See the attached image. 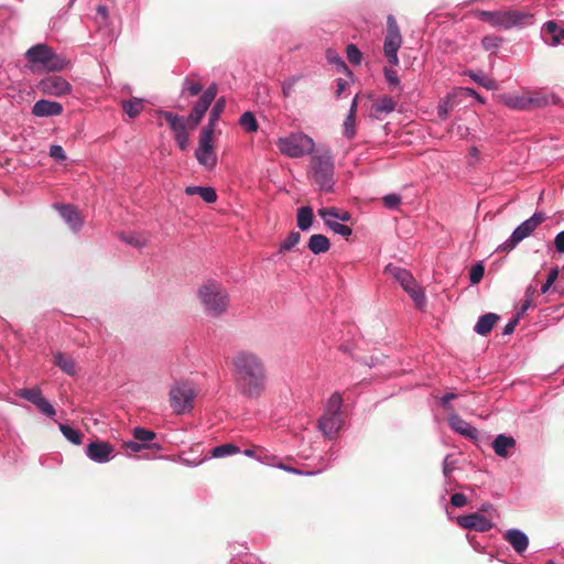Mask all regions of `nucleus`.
Here are the masks:
<instances>
[{"label": "nucleus", "mask_w": 564, "mask_h": 564, "mask_svg": "<svg viewBox=\"0 0 564 564\" xmlns=\"http://www.w3.org/2000/svg\"><path fill=\"white\" fill-rule=\"evenodd\" d=\"M457 394L454 393V392H448V393H445L444 395H442L440 399H438V403L447 412H452L453 411V405L451 403L452 400H455L457 399Z\"/></svg>", "instance_id": "55"}, {"label": "nucleus", "mask_w": 564, "mask_h": 564, "mask_svg": "<svg viewBox=\"0 0 564 564\" xmlns=\"http://www.w3.org/2000/svg\"><path fill=\"white\" fill-rule=\"evenodd\" d=\"M54 208L58 212L63 220L74 231H78L83 226V219L73 205L69 204H54Z\"/></svg>", "instance_id": "19"}, {"label": "nucleus", "mask_w": 564, "mask_h": 564, "mask_svg": "<svg viewBox=\"0 0 564 564\" xmlns=\"http://www.w3.org/2000/svg\"><path fill=\"white\" fill-rule=\"evenodd\" d=\"M503 105L513 110H529L528 95L503 94L501 96Z\"/></svg>", "instance_id": "26"}, {"label": "nucleus", "mask_w": 564, "mask_h": 564, "mask_svg": "<svg viewBox=\"0 0 564 564\" xmlns=\"http://www.w3.org/2000/svg\"><path fill=\"white\" fill-rule=\"evenodd\" d=\"M383 202L388 208L392 209L397 208L400 205L401 198L398 194H388L383 197Z\"/></svg>", "instance_id": "58"}, {"label": "nucleus", "mask_w": 564, "mask_h": 564, "mask_svg": "<svg viewBox=\"0 0 564 564\" xmlns=\"http://www.w3.org/2000/svg\"><path fill=\"white\" fill-rule=\"evenodd\" d=\"M224 108H225V100L223 98H220L213 106V108L209 112V116H208V122L206 126L203 127L202 131H206L209 129V131L214 134L217 123L219 121L220 115L224 111Z\"/></svg>", "instance_id": "29"}, {"label": "nucleus", "mask_w": 564, "mask_h": 564, "mask_svg": "<svg viewBox=\"0 0 564 564\" xmlns=\"http://www.w3.org/2000/svg\"><path fill=\"white\" fill-rule=\"evenodd\" d=\"M327 228L330 229L334 234L339 235L341 237H346V238L351 236V234H352V230L350 227H348L347 225L341 224L339 221L329 224V226Z\"/></svg>", "instance_id": "50"}, {"label": "nucleus", "mask_w": 564, "mask_h": 564, "mask_svg": "<svg viewBox=\"0 0 564 564\" xmlns=\"http://www.w3.org/2000/svg\"><path fill=\"white\" fill-rule=\"evenodd\" d=\"M545 219L546 216L544 212H535L531 217L514 228L510 237L496 248V252L503 253L512 251L522 240L531 236Z\"/></svg>", "instance_id": "6"}, {"label": "nucleus", "mask_w": 564, "mask_h": 564, "mask_svg": "<svg viewBox=\"0 0 564 564\" xmlns=\"http://www.w3.org/2000/svg\"><path fill=\"white\" fill-rule=\"evenodd\" d=\"M348 61L354 65L361 63L362 54L355 44H349L346 50Z\"/></svg>", "instance_id": "48"}, {"label": "nucleus", "mask_w": 564, "mask_h": 564, "mask_svg": "<svg viewBox=\"0 0 564 564\" xmlns=\"http://www.w3.org/2000/svg\"><path fill=\"white\" fill-rule=\"evenodd\" d=\"M467 75L475 82L477 83L478 85L482 86L484 88L488 89V90H494L496 89L497 85H496V82L488 77L485 73L482 72H473V70H469L467 73Z\"/></svg>", "instance_id": "37"}, {"label": "nucleus", "mask_w": 564, "mask_h": 564, "mask_svg": "<svg viewBox=\"0 0 564 564\" xmlns=\"http://www.w3.org/2000/svg\"><path fill=\"white\" fill-rule=\"evenodd\" d=\"M529 110L545 108L550 105H557L560 98L555 95H545L541 93H533L528 95Z\"/></svg>", "instance_id": "22"}, {"label": "nucleus", "mask_w": 564, "mask_h": 564, "mask_svg": "<svg viewBox=\"0 0 564 564\" xmlns=\"http://www.w3.org/2000/svg\"><path fill=\"white\" fill-rule=\"evenodd\" d=\"M343 425V415L333 413H323L318 420V429L328 438H333Z\"/></svg>", "instance_id": "17"}, {"label": "nucleus", "mask_w": 564, "mask_h": 564, "mask_svg": "<svg viewBox=\"0 0 564 564\" xmlns=\"http://www.w3.org/2000/svg\"><path fill=\"white\" fill-rule=\"evenodd\" d=\"M326 56H327L329 64H332L338 72H345L347 74H351V72L347 67L345 61L338 54H336L334 51L328 50Z\"/></svg>", "instance_id": "42"}, {"label": "nucleus", "mask_w": 564, "mask_h": 564, "mask_svg": "<svg viewBox=\"0 0 564 564\" xmlns=\"http://www.w3.org/2000/svg\"><path fill=\"white\" fill-rule=\"evenodd\" d=\"M451 503L456 508H462L467 503V498L464 494L456 492L452 495Z\"/></svg>", "instance_id": "61"}, {"label": "nucleus", "mask_w": 564, "mask_h": 564, "mask_svg": "<svg viewBox=\"0 0 564 564\" xmlns=\"http://www.w3.org/2000/svg\"><path fill=\"white\" fill-rule=\"evenodd\" d=\"M20 398L31 402L32 404H37L42 398V391L39 388H29V389H21L17 393Z\"/></svg>", "instance_id": "39"}, {"label": "nucleus", "mask_w": 564, "mask_h": 564, "mask_svg": "<svg viewBox=\"0 0 564 564\" xmlns=\"http://www.w3.org/2000/svg\"><path fill=\"white\" fill-rule=\"evenodd\" d=\"M276 147L282 154L297 159L312 155L315 150V142L313 138L304 132H294L288 137L279 138Z\"/></svg>", "instance_id": "5"}, {"label": "nucleus", "mask_w": 564, "mask_h": 564, "mask_svg": "<svg viewBox=\"0 0 564 564\" xmlns=\"http://www.w3.org/2000/svg\"><path fill=\"white\" fill-rule=\"evenodd\" d=\"M499 319V315L496 313H487L481 315L475 327L474 330L478 335H487L494 327L495 323Z\"/></svg>", "instance_id": "28"}, {"label": "nucleus", "mask_w": 564, "mask_h": 564, "mask_svg": "<svg viewBox=\"0 0 564 564\" xmlns=\"http://www.w3.org/2000/svg\"><path fill=\"white\" fill-rule=\"evenodd\" d=\"M239 124L246 132L252 133L257 132L259 129V124L257 118L253 112L245 111L239 118Z\"/></svg>", "instance_id": "35"}, {"label": "nucleus", "mask_w": 564, "mask_h": 564, "mask_svg": "<svg viewBox=\"0 0 564 564\" xmlns=\"http://www.w3.org/2000/svg\"><path fill=\"white\" fill-rule=\"evenodd\" d=\"M383 75L387 80V83L392 87H399L400 88V79L398 77L397 72L388 66L383 67Z\"/></svg>", "instance_id": "52"}, {"label": "nucleus", "mask_w": 564, "mask_h": 564, "mask_svg": "<svg viewBox=\"0 0 564 564\" xmlns=\"http://www.w3.org/2000/svg\"><path fill=\"white\" fill-rule=\"evenodd\" d=\"M296 219L300 230H308L313 224V209L310 206H302L297 210Z\"/></svg>", "instance_id": "30"}, {"label": "nucleus", "mask_w": 564, "mask_h": 564, "mask_svg": "<svg viewBox=\"0 0 564 564\" xmlns=\"http://www.w3.org/2000/svg\"><path fill=\"white\" fill-rule=\"evenodd\" d=\"M203 91V87L199 83L191 80L186 77L182 84L181 94H187L191 97L197 96Z\"/></svg>", "instance_id": "41"}, {"label": "nucleus", "mask_w": 564, "mask_h": 564, "mask_svg": "<svg viewBox=\"0 0 564 564\" xmlns=\"http://www.w3.org/2000/svg\"><path fill=\"white\" fill-rule=\"evenodd\" d=\"M121 108L129 116V118L134 119L143 109V99L132 98L129 100H122Z\"/></svg>", "instance_id": "31"}, {"label": "nucleus", "mask_w": 564, "mask_h": 564, "mask_svg": "<svg viewBox=\"0 0 564 564\" xmlns=\"http://www.w3.org/2000/svg\"><path fill=\"white\" fill-rule=\"evenodd\" d=\"M228 564H263L251 553H242L235 555Z\"/></svg>", "instance_id": "44"}, {"label": "nucleus", "mask_w": 564, "mask_h": 564, "mask_svg": "<svg viewBox=\"0 0 564 564\" xmlns=\"http://www.w3.org/2000/svg\"><path fill=\"white\" fill-rule=\"evenodd\" d=\"M213 139L214 134L209 129L200 131L198 148L195 151L197 162L207 170H213L217 164Z\"/></svg>", "instance_id": "10"}, {"label": "nucleus", "mask_w": 564, "mask_h": 564, "mask_svg": "<svg viewBox=\"0 0 564 564\" xmlns=\"http://www.w3.org/2000/svg\"><path fill=\"white\" fill-rule=\"evenodd\" d=\"M384 273L391 275L395 281L400 283L402 289L409 294L414 301L417 307L422 308L425 304V294L423 290L417 285L412 273L398 265L389 263L384 267Z\"/></svg>", "instance_id": "7"}, {"label": "nucleus", "mask_w": 564, "mask_h": 564, "mask_svg": "<svg viewBox=\"0 0 564 564\" xmlns=\"http://www.w3.org/2000/svg\"><path fill=\"white\" fill-rule=\"evenodd\" d=\"M158 113L160 117H163L167 121L174 134L187 131L186 124L188 121L183 116H178L172 111L166 110H159Z\"/></svg>", "instance_id": "24"}, {"label": "nucleus", "mask_w": 564, "mask_h": 564, "mask_svg": "<svg viewBox=\"0 0 564 564\" xmlns=\"http://www.w3.org/2000/svg\"><path fill=\"white\" fill-rule=\"evenodd\" d=\"M126 449L131 451L132 453H139L141 449L145 447H150L147 444H141L139 441H127L123 443Z\"/></svg>", "instance_id": "60"}, {"label": "nucleus", "mask_w": 564, "mask_h": 564, "mask_svg": "<svg viewBox=\"0 0 564 564\" xmlns=\"http://www.w3.org/2000/svg\"><path fill=\"white\" fill-rule=\"evenodd\" d=\"M485 274V267L481 262H478L474 265H471L469 271V282L470 284L475 285L478 284Z\"/></svg>", "instance_id": "45"}, {"label": "nucleus", "mask_w": 564, "mask_h": 564, "mask_svg": "<svg viewBox=\"0 0 564 564\" xmlns=\"http://www.w3.org/2000/svg\"><path fill=\"white\" fill-rule=\"evenodd\" d=\"M557 276H558V268L553 267L547 274L546 281L541 286V293H543V294L547 293L549 290L551 289V286L553 285V283L555 282V280L557 279Z\"/></svg>", "instance_id": "54"}, {"label": "nucleus", "mask_w": 564, "mask_h": 564, "mask_svg": "<svg viewBox=\"0 0 564 564\" xmlns=\"http://www.w3.org/2000/svg\"><path fill=\"white\" fill-rule=\"evenodd\" d=\"M453 470H454V462L452 460V456L446 455L443 460V474L445 477H448Z\"/></svg>", "instance_id": "63"}, {"label": "nucleus", "mask_w": 564, "mask_h": 564, "mask_svg": "<svg viewBox=\"0 0 564 564\" xmlns=\"http://www.w3.org/2000/svg\"><path fill=\"white\" fill-rule=\"evenodd\" d=\"M36 88L43 94L53 97H63L72 93V85L59 75H48L42 78Z\"/></svg>", "instance_id": "11"}, {"label": "nucleus", "mask_w": 564, "mask_h": 564, "mask_svg": "<svg viewBox=\"0 0 564 564\" xmlns=\"http://www.w3.org/2000/svg\"><path fill=\"white\" fill-rule=\"evenodd\" d=\"M238 453H240V448L237 445L232 443H226L214 447L212 451V457L223 458Z\"/></svg>", "instance_id": "36"}, {"label": "nucleus", "mask_w": 564, "mask_h": 564, "mask_svg": "<svg viewBox=\"0 0 564 564\" xmlns=\"http://www.w3.org/2000/svg\"><path fill=\"white\" fill-rule=\"evenodd\" d=\"M554 247L558 253H564V230L560 231L554 238Z\"/></svg>", "instance_id": "64"}, {"label": "nucleus", "mask_w": 564, "mask_h": 564, "mask_svg": "<svg viewBox=\"0 0 564 564\" xmlns=\"http://www.w3.org/2000/svg\"><path fill=\"white\" fill-rule=\"evenodd\" d=\"M217 95V85L210 84L200 95L199 99L194 105L192 112L189 113L187 121L192 127H196L200 123L206 111L210 107Z\"/></svg>", "instance_id": "12"}, {"label": "nucleus", "mask_w": 564, "mask_h": 564, "mask_svg": "<svg viewBox=\"0 0 564 564\" xmlns=\"http://www.w3.org/2000/svg\"><path fill=\"white\" fill-rule=\"evenodd\" d=\"M402 44V36L395 18L389 14L387 18V34L383 42L384 55L392 66L399 65L398 51Z\"/></svg>", "instance_id": "9"}, {"label": "nucleus", "mask_w": 564, "mask_h": 564, "mask_svg": "<svg viewBox=\"0 0 564 564\" xmlns=\"http://www.w3.org/2000/svg\"><path fill=\"white\" fill-rule=\"evenodd\" d=\"M479 20L489 23L494 28L510 30L512 28H522L532 23L533 15L520 10H478Z\"/></svg>", "instance_id": "4"}, {"label": "nucleus", "mask_w": 564, "mask_h": 564, "mask_svg": "<svg viewBox=\"0 0 564 564\" xmlns=\"http://www.w3.org/2000/svg\"><path fill=\"white\" fill-rule=\"evenodd\" d=\"M59 431L63 436L74 445H80L83 443V433L68 424L59 423Z\"/></svg>", "instance_id": "34"}, {"label": "nucleus", "mask_w": 564, "mask_h": 564, "mask_svg": "<svg viewBox=\"0 0 564 564\" xmlns=\"http://www.w3.org/2000/svg\"><path fill=\"white\" fill-rule=\"evenodd\" d=\"M35 406L39 409L41 413L48 417H53L56 414L54 406L44 397L37 404H35Z\"/></svg>", "instance_id": "53"}, {"label": "nucleus", "mask_w": 564, "mask_h": 564, "mask_svg": "<svg viewBox=\"0 0 564 564\" xmlns=\"http://www.w3.org/2000/svg\"><path fill=\"white\" fill-rule=\"evenodd\" d=\"M53 364L68 376L73 377L76 376L77 373V368L74 359L62 351H56L53 355Z\"/></svg>", "instance_id": "25"}, {"label": "nucleus", "mask_w": 564, "mask_h": 564, "mask_svg": "<svg viewBox=\"0 0 564 564\" xmlns=\"http://www.w3.org/2000/svg\"><path fill=\"white\" fill-rule=\"evenodd\" d=\"M494 452L502 458L510 456V451L516 447V440L506 434H499L491 443Z\"/></svg>", "instance_id": "21"}, {"label": "nucleus", "mask_w": 564, "mask_h": 564, "mask_svg": "<svg viewBox=\"0 0 564 564\" xmlns=\"http://www.w3.org/2000/svg\"><path fill=\"white\" fill-rule=\"evenodd\" d=\"M121 239L133 247H142L145 245V239L134 232L122 234Z\"/></svg>", "instance_id": "49"}, {"label": "nucleus", "mask_w": 564, "mask_h": 564, "mask_svg": "<svg viewBox=\"0 0 564 564\" xmlns=\"http://www.w3.org/2000/svg\"><path fill=\"white\" fill-rule=\"evenodd\" d=\"M344 404L343 397L339 392H334L324 409L325 413L341 414V408Z\"/></svg>", "instance_id": "38"}, {"label": "nucleus", "mask_w": 564, "mask_h": 564, "mask_svg": "<svg viewBox=\"0 0 564 564\" xmlns=\"http://www.w3.org/2000/svg\"><path fill=\"white\" fill-rule=\"evenodd\" d=\"M457 523L464 529L477 532H487L494 527L489 519L478 512L457 517Z\"/></svg>", "instance_id": "14"}, {"label": "nucleus", "mask_w": 564, "mask_h": 564, "mask_svg": "<svg viewBox=\"0 0 564 564\" xmlns=\"http://www.w3.org/2000/svg\"><path fill=\"white\" fill-rule=\"evenodd\" d=\"M86 456L97 464L110 462L113 455V446L105 441L90 442L85 448Z\"/></svg>", "instance_id": "13"}, {"label": "nucleus", "mask_w": 564, "mask_h": 564, "mask_svg": "<svg viewBox=\"0 0 564 564\" xmlns=\"http://www.w3.org/2000/svg\"><path fill=\"white\" fill-rule=\"evenodd\" d=\"M230 364L237 391L246 399H259L268 383L263 360L253 351L241 349L232 355Z\"/></svg>", "instance_id": "1"}, {"label": "nucleus", "mask_w": 564, "mask_h": 564, "mask_svg": "<svg viewBox=\"0 0 564 564\" xmlns=\"http://www.w3.org/2000/svg\"><path fill=\"white\" fill-rule=\"evenodd\" d=\"M301 77L302 76L300 75L291 76L282 83V94L284 97L289 98L292 96L294 86L301 79Z\"/></svg>", "instance_id": "47"}, {"label": "nucleus", "mask_w": 564, "mask_h": 564, "mask_svg": "<svg viewBox=\"0 0 564 564\" xmlns=\"http://www.w3.org/2000/svg\"><path fill=\"white\" fill-rule=\"evenodd\" d=\"M334 155L328 147H321L312 154L308 177L322 192H333L335 180Z\"/></svg>", "instance_id": "2"}, {"label": "nucleus", "mask_w": 564, "mask_h": 564, "mask_svg": "<svg viewBox=\"0 0 564 564\" xmlns=\"http://www.w3.org/2000/svg\"><path fill=\"white\" fill-rule=\"evenodd\" d=\"M449 427L456 433L466 438L476 441L479 436V431L470 423L462 419L457 413H451L447 417Z\"/></svg>", "instance_id": "16"}, {"label": "nucleus", "mask_w": 564, "mask_h": 564, "mask_svg": "<svg viewBox=\"0 0 564 564\" xmlns=\"http://www.w3.org/2000/svg\"><path fill=\"white\" fill-rule=\"evenodd\" d=\"M541 36L549 46H557L564 39V26L558 25L555 21H547L541 29Z\"/></svg>", "instance_id": "18"}, {"label": "nucleus", "mask_w": 564, "mask_h": 564, "mask_svg": "<svg viewBox=\"0 0 564 564\" xmlns=\"http://www.w3.org/2000/svg\"><path fill=\"white\" fill-rule=\"evenodd\" d=\"M67 66L66 58L62 57L61 55H57L51 51V54H48V58L43 64V67L46 68L50 72H59L65 69Z\"/></svg>", "instance_id": "33"}, {"label": "nucleus", "mask_w": 564, "mask_h": 564, "mask_svg": "<svg viewBox=\"0 0 564 564\" xmlns=\"http://www.w3.org/2000/svg\"><path fill=\"white\" fill-rule=\"evenodd\" d=\"M52 48L46 44H36L31 46L26 53L25 57L32 64H43L48 58V54H51Z\"/></svg>", "instance_id": "23"}, {"label": "nucleus", "mask_w": 564, "mask_h": 564, "mask_svg": "<svg viewBox=\"0 0 564 564\" xmlns=\"http://www.w3.org/2000/svg\"><path fill=\"white\" fill-rule=\"evenodd\" d=\"M133 437L137 441H139V443L145 444L147 442L152 441L155 437V433L150 430H145L143 427L138 426L134 427Z\"/></svg>", "instance_id": "46"}, {"label": "nucleus", "mask_w": 564, "mask_h": 564, "mask_svg": "<svg viewBox=\"0 0 564 564\" xmlns=\"http://www.w3.org/2000/svg\"><path fill=\"white\" fill-rule=\"evenodd\" d=\"M395 101L390 96H382L373 104L376 115H389L395 109Z\"/></svg>", "instance_id": "32"}, {"label": "nucleus", "mask_w": 564, "mask_h": 564, "mask_svg": "<svg viewBox=\"0 0 564 564\" xmlns=\"http://www.w3.org/2000/svg\"><path fill=\"white\" fill-rule=\"evenodd\" d=\"M307 247L312 253L321 254L327 252L330 249V242L326 236L322 234H315L310 237Z\"/></svg>", "instance_id": "27"}, {"label": "nucleus", "mask_w": 564, "mask_h": 564, "mask_svg": "<svg viewBox=\"0 0 564 564\" xmlns=\"http://www.w3.org/2000/svg\"><path fill=\"white\" fill-rule=\"evenodd\" d=\"M503 539L512 546L518 554H523L529 546L528 535L520 529H509L505 532Z\"/></svg>", "instance_id": "20"}, {"label": "nucleus", "mask_w": 564, "mask_h": 564, "mask_svg": "<svg viewBox=\"0 0 564 564\" xmlns=\"http://www.w3.org/2000/svg\"><path fill=\"white\" fill-rule=\"evenodd\" d=\"M50 156L55 161H64L66 159V153L64 149L58 144H52L50 147Z\"/></svg>", "instance_id": "57"}, {"label": "nucleus", "mask_w": 564, "mask_h": 564, "mask_svg": "<svg viewBox=\"0 0 564 564\" xmlns=\"http://www.w3.org/2000/svg\"><path fill=\"white\" fill-rule=\"evenodd\" d=\"M63 109V105L57 101L40 99L32 106L31 113L37 118H48L62 115Z\"/></svg>", "instance_id": "15"}, {"label": "nucleus", "mask_w": 564, "mask_h": 564, "mask_svg": "<svg viewBox=\"0 0 564 564\" xmlns=\"http://www.w3.org/2000/svg\"><path fill=\"white\" fill-rule=\"evenodd\" d=\"M519 321V315L513 316L503 327L502 335L506 336L512 334Z\"/></svg>", "instance_id": "62"}, {"label": "nucleus", "mask_w": 564, "mask_h": 564, "mask_svg": "<svg viewBox=\"0 0 564 564\" xmlns=\"http://www.w3.org/2000/svg\"><path fill=\"white\" fill-rule=\"evenodd\" d=\"M204 312L218 317L227 311L228 293L225 288L215 280H208L197 291Z\"/></svg>", "instance_id": "3"}, {"label": "nucleus", "mask_w": 564, "mask_h": 564, "mask_svg": "<svg viewBox=\"0 0 564 564\" xmlns=\"http://www.w3.org/2000/svg\"><path fill=\"white\" fill-rule=\"evenodd\" d=\"M174 139H175V142H176L177 147L182 151L187 149V147H188V133H187V131L183 132V133L174 134Z\"/></svg>", "instance_id": "59"}, {"label": "nucleus", "mask_w": 564, "mask_h": 564, "mask_svg": "<svg viewBox=\"0 0 564 564\" xmlns=\"http://www.w3.org/2000/svg\"><path fill=\"white\" fill-rule=\"evenodd\" d=\"M200 189H202V192H200L199 196L202 197V199L205 203L212 204L217 200V193H216L215 188H213L210 186H204Z\"/></svg>", "instance_id": "56"}, {"label": "nucleus", "mask_w": 564, "mask_h": 564, "mask_svg": "<svg viewBox=\"0 0 564 564\" xmlns=\"http://www.w3.org/2000/svg\"><path fill=\"white\" fill-rule=\"evenodd\" d=\"M344 134L349 140L352 139L356 134L354 113H348L347 118L344 121Z\"/></svg>", "instance_id": "51"}, {"label": "nucleus", "mask_w": 564, "mask_h": 564, "mask_svg": "<svg viewBox=\"0 0 564 564\" xmlns=\"http://www.w3.org/2000/svg\"><path fill=\"white\" fill-rule=\"evenodd\" d=\"M301 240V235L297 231H291L285 240H283L280 245L279 252L290 251L294 248Z\"/></svg>", "instance_id": "43"}, {"label": "nucleus", "mask_w": 564, "mask_h": 564, "mask_svg": "<svg viewBox=\"0 0 564 564\" xmlns=\"http://www.w3.org/2000/svg\"><path fill=\"white\" fill-rule=\"evenodd\" d=\"M338 210L335 207H323L319 208L317 214L324 221V224L328 227L329 224H334L335 221H338Z\"/></svg>", "instance_id": "40"}, {"label": "nucleus", "mask_w": 564, "mask_h": 564, "mask_svg": "<svg viewBox=\"0 0 564 564\" xmlns=\"http://www.w3.org/2000/svg\"><path fill=\"white\" fill-rule=\"evenodd\" d=\"M197 393L189 382H176L170 390V402L176 414H184L193 409Z\"/></svg>", "instance_id": "8"}]
</instances>
